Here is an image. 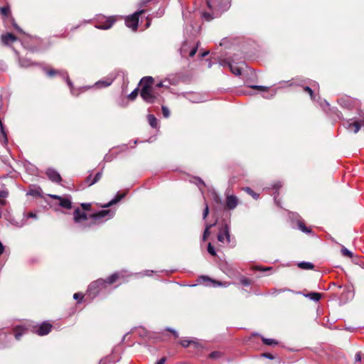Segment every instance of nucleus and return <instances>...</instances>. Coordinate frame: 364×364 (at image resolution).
Masks as SVG:
<instances>
[{"mask_svg":"<svg viewBox=\"0 0 364 364\" xmlns=\"http://www.w3.org/2000/svg\"><path fill=\"white\" fill-rule=\"evenodd\" d=\"M114 215V211L111 210H100L97 213L87 216L85 213L76 208L73 213V219L78 227L81 229L91 228L93 225L102 223L112 218Z\"/></svg>","mask_w":364,"mask_h":364,"instance_id":"nucleus-1","label":"nucleus"},{"mask_svg":"<svg viewBox=\"0 0 364 364\" xmlns=\"http://www.w3.org/2000/svg\"><path fill=\"white\" fill-rule=\"evenodd\" d=\"M141 89L140 95L141 98L147 103H154L156 102L159 94L155 92L153 87L154 79L152 77H144L141 80Z\"/></svg>","mask_w":364,"mask_h":364,"instance_id":"nucleus-2","label":"nucleus"},{"mask_svg":"<svg viewBox=\"0 0 364 364\" xmlns=\"http://www.w3.org/2000/svg\"><path fill=\"white\" fill-rule=\"evenodd\" d=\"M123 272H115L109 276L107 279H100L91 283L88 288V292L90 295L95 296L100 291L106 287L107 284H113L120 277H123Z\"/></svg>","mask_w":364,"mask_h":364,"instance_id":"nucleus-3","label":"nucleus"},{"mask_svg":"<svg viewBox=\"0 0 364 364\" xmlns=\"http://www.w3.org/2000/svg\"><path fill=\"white\" fill-rule=\"evenodd\" d=\"M45 71L46 72V74L49 77H53L54 75H55L57 74L62 76V77L66 80L68 85L70 87L71 94L73 95H77L74 91L73 85L72 82L70 81V80L69 79L68 73L66 71L57 70H53V69L45 70Z\"/></svg>","mask_w":364,"mask_h":364,"instance_id":"nucleus-4","label":"nucleus"},{"mask_svg":"<svg viewBox=\"0 0 364 364\" xmlns=\"http://www.w3.org/2000/svg\"><path fill=\"white\" fill-rule=\"evenodd\" d=\"M144 12V10H141L135 12L134 14L129 16H127L125 19L126 26L132 28L133 31H136L138 26L139 16Z\"/></svg>","mask_w":364,"mask_h":364,"instance_id":"nucleus-5","label":"nucleus"},{"mask_svg":"<svg viewBox=\"0 0 364 364\" xmlns=\"http://www.w3.org/2000/svg\"><path fill=\"white\" fill-rule=\"evenodd\" d=\"M218 240L223 243L230 242V226L228 224H225V225L219 230Z\"/></svg>","mask_w":364,"mask_h":364,"instance_id":"nucleus-6","label":"nucleus"},{"mask_svg":"<svg viewBox=\"0 0 364 364\" xmlns=\"http://www.w3.org/2000/svg\"><path fill=\"white\" fill-rule=\"evenodd\" d=\"M114 21H115V18L114 17H112V16H110L109 18L102 17V19L99 20V22L95 27L99 29H104V30L109 29L112 26Z\"/></svg>","mask_w":364,"mask_h":364,"instance_id":"nucleus-7","label":"nucleus"},{"mask_svg":"<svg viewBox=\"0 0 364 364\" xmlns=\"http://www.w3.org/2000/svg\"><path fill=\"white\" fill-rule=\"evenodd\" d=\"M213 9L220 14L226 11L230 6V0H216Z\"/></svg>","mask_w":364,"mask_h":364,"instance_id":"nucleus-8","label":"nucleus"},{"mask_svg":"<svg viewBox=\"0 0 364 364\" xmlns=\"http://www.w3.org/2000/svg\"><path fill=\"white\" fill-rule=\"evenodd\" d=\"M49 197L60 200V205L63 208L70 209L72 207V202L68 198H63L57 195L50 194Z\"/></svg>","mask_w":364,"mask_h":364,"instance_id":"nucleus-9","label":"nucleus"},{"mask_svg":"<svg viewBox=\"0 0 364 364\" xmlns=\"http://www.w3.org/2000/svg\"><path fill=\"white\" fill-rule=\"evenodd\" d=\"M46 175L50 181L55 183H60L62 180L59 173L53 168H48L46 171Z\"/></svg>","mask_w":364,"mask_h":364,"instance_id":"nucleus-10","label":"nucleus"},{"mask_svg":"<svg viewBox=\"0 0 364 364\" xmlns=\"http://www.w3.org/2000/svg\"><path fill=\"white\" fill-rule=\"evenodd\" d=\"M208 6L213 10V14H210L208 12H203L202 16L206 21H211L215 17H218L220 14L213 9V6L210 4L209 1H207Z\"/></svg>","mask_w":364,"mask_h":364,"instance_id":"nucleus-11","label":"nucleus"},{"mask_svg":"<svg viewBox=\"0 0 364 364\" xmlns=\"http://www.w3.org/2000/svg\"><path fill=\"white\" fill-rule=\"evenodd\" d=\"M52 328V325L49 323H43L36 330V333L39 336H45L50 333Z\"/></svg>","mask_w":364,"mask_h":364,"instance_id":"nucleus-12","label":"nucleus"},{"mask_svg":"<svg viewBox=\"0 0 364 364\" xmlns=\"http://www.w3.org/2000/svg\"><path fill=\"white\" fill-rule=\"evenodd\" d=\"M238 204L237 198L234 195H229L226 197V205L229 209H234Z\"/></svg>","mask_w":364,"mask_h":364,"instance_id":"nucleus-13","label":"nucleus"},{"mask_svg":"<svg viewBox=\"0 0 364 364\" xmlns=\"http://www.w3.org/2000/svg\"><path fill=\"white\" fill-rule=\"evenodd\" d=\"M201 279L205 281V282H209L211 283V284L214 287H227L230 285V283L228 282H218V281H216V280H214V279H212L206 276H202L201 277Z\"/></svg>","mask_w":364,"mask_h":364,"instance_id":"nucleus-14","label":"nucleus"},{"mask_svg":"<svg viewBox=\"0 0 364 364\" xmlns=\"http://www.w3.org/2000/svg\"><path fill=\"white\" fill-rule=\"evenodd\" d=\"M1 41L4 44L8 45L10 42L16 41V38L11 33H8L1 36Z\"/></svg>","mask_w":364,"mask_h":364,"instance_id":"nucleus-15","label":"nucleus"},{"mask_svg":"<svg viewBox=\"0 0 364 364\" xmlns=\"http://www.w3.org/2000/svg\"><path fill=\"white\" fill-rule=\"evenodd\" d=\"M114 80L112 77H108L106 80H99L95 83L97 87H106L109 86Z\"/></svg>","mask_w":364,"mask_h":364,"instance_id":"nucleus-16","label":"nucleus"},{"mask_svg":"<svg viewBox=\"0 0 364 364\" xmlns=\"http://www.w3.org/2000/svg\"><path fill=\"white\" fill-rule=\"evenodd\" d=\"M125 196L124 193H117L116 197L113 198L112 200H110L109 203L104 205L103 208H108L114 204H116L117 202H119L120 200H122Z\"/></svg>","mask_w":364,"mask_h":364,"instance_id":"nucleus-17","label":"nucleus"},{"mask_svg":"<svg viewBox=\"0 0 364 364\" xmlns=\"http://www.w3.org/2000/svg\"><path fill=\"white\" fill-rule=\"evenodd\" d=\"M304 296L306 298L310 299L314 301H318L321 298V294L317 292H310L308 294H304Z\"/></svg>","mask_w":364,"mask_h":364,"instance_id":"nucleus-18","label":"nucleus"},{"mask_svg":"<svg viewBox=\"0 0 364 364\" xmlns=\"http://www.w3.org/2000/svg\"><path fill=\"white\" fill-rule=\"evenodd\" d=\"M347 128L348 129L353 130L354 133H357L359 132V130L360 129V126L359 123L357 122H355L353 123L348 122Z\"/></svg>","mask_w":364,"mask_h":364,"instance_id":"nucleus-19","label":"nucleus"},{"mask_svg":"<svg viewBox=\"0 0 364 364\" xmlns=\"http://www.w3.org/2000/svg\"><path fill=\"white\" fill-rule=\"evenodd\" d=\"M14 336L17 340H19L21 336L24 333L25 328L22 326H17L14 328Z\"/></svg>","mask_w":364,"mask_h":364,"instance_id":"nucleus-20","label":"nucleus"},{"mask_svg":"<svg viewBox=\"0 0 364 364\" xmlns=\"http://www.w3.org/2000/svg\"><path fill=\"white\" fill-rule=\"evenodd\" d=\"M298 267L303 269H312L314 266L309 262H301L298 264Z\"/></svg>","mask_w":364,"mask_h":364,"instance_id":"nucleus-21","label":"nucleus"},{"mask_svg":"<svg viewBox=\"0 0 364 364\" xmlns=\"http://www.w3.org/2000/svg\"><path fill=\"white\" fill-rule=\"evenodd\" d=\"M148 120L150 126L153 128H156L157 126V119L153 114L148 115Z\"/></svg>","mask_w":364,"mask_h":364,"instance_id":"nucleus-22","label":"nucleus"},{"mask_svg":"<svg viewBox=\"0 0 364 364\" xmlns=\"http://www.w3.org/2000/svg\"><path fill=\"white\" fill-rule=\"evenodd\" d=\"M19 65L21 67L27 68L29 67L31 65V63L29 60L27 58H20L19 60Z\"/></svg>","mask_w":364,"mask_h":364,"instance_id":"nucleus-23","label":"nucleus"},{"mask_svg":"<svg viewBox=\"0 0 364 364\" xmlns=\"http://www.w3.org/2000/svg\"><path fill=\"white\" fill-rule=\"evenodd\" d=\"M0 12L4 17H8L10 14V7L9 6L1 7Z\"/></svg>","mask_w":364,"mask_h":364,"instance_id":"nucleus-24","label":"nucleus"},{"mask_svg":"<svg viewBox=\"0 0 364 364\" xmlns=\"http://www.w3.org/2000/svg\"><path fill=\"white\" fill-rule=\"evenodd\" d=\"M191 342H193L192 338H184L181 340L180 343L183 347L187 348L191 346Z\"/></svg>","mask_w":364,"mask_h":364,"instance_id":"nucleus-25","label":"nucleus"},{"mask_svg":"<svg viewBox=\"0 0 364 364\" xmlns=\"http://www.w3.org/2000/svg\"><path fill=\"white\" fill-rule=\"evenodd\" d=\"M230 68L231 72L235 74V75H241V70L239 67L235 66L232 65H230Z\"/></svg>","mask_w":364,"mask_h":364,"instance_id":"nucleus-26","label":"nucleus"},{"mask_svg":"<svg viewBox=\"0 0 364 364\" xmlns=\"http://www.w3.org/2000/svg\"><path fill=\"white\" fill-rule=\"evenodd\" d=\"M262 341L264 344L267 346L277 345L278 343L275 340L272 338H262Z\"/></svg>","mask_w":364,"mask_h":364,"instance_id":"nucleus-27","label":"nucleus"},{"mask_svg":"<svg viewBox=\"0 0 364 364\" xmlns=\"http://www.w3.org/2000/svg\"><path fill=\"white\" fill-rule=\"evenodd\" d=\"M11 21L12 23L13 27L19 33L24 34V32L23 30L17 25V23L15 22L13 17H11Z\"/></svg>","mask_w":364,"mask_h":364,"instance_id":"nucleus-28","label":"nucleus"},{"mask_svg":"<svg viewBox=\"0 0 364 364\" xmlns=\"http://www.w3.org/2000/svg\"><path fill=\"white\" fill-rule=\"evenodd\" d=\"M341 253L343 254V255L348 257H352V256H353V253L350 250H348L347 248H346L345 247H342Z\"/></svg>","mask_w":364,"mask_h":364,"instance_id":"nucleus-29","label":"nucleus"},{"mask_svg":"<svg viewBox=\"0 0 364 364\" xmlns=\"http://www.w3.org/2000/svg\"><path fill=\"white\" fill-rule=\"evenodd\" d=\"M102 174V172L97 173L94 179L89 183V186H92V185L95 184V183H97L101 178Z\"/></svg>","mask_w":364,"mask_h":364,"instance_id":"nucleus-30","label":"nucleus"},{"mask_svg":"<svg viewBox=\"0 0 364 364\" xmlns=\"http://www.w3.org/2000/svg\"><path fill=\"white\" fill-rule=\"evenodd\" d=\"M252 88L258 90L262 92H267L269 90L268 87L262 86V85H252L251 86Z\"/></svg>","mask_w":364,"mask_h":364,"instance_id":"nucleus-31","label":"nucleus"},{"mask_svg":"<svg viewBox=\"0 0 364 364\" xmlns=\"http://www.w3.org/2000/svg\"><path fill=\"white\" fill-rule=\"evenodd\" d=\"M192 341H193V342H191V346H193V347L196 349H199V348H202V346L200 343V342L198 341V339L192 338Z\"/></svg>","mask_w":364,"mask_h":364,"instance_id":"nucleus-32","label":"nucleus"},{"mask_svg":"<svg viewBox=\"0 0 364 364\" xmlns=\"http://www.w3.org/2000/svg\"><path fill=\"white\" fill-rule=\"evenodd\" d=\"M138 95V89H135L134 90H133L128 96V98L131 100H134L136 99V97H137Z\"/></svg>","mask_w":364,"mask_h":364,"instance_id":"nucleus-33","label":"nucleus"},{"mask_svg":"<svg viewBox=\"0 0 364 364\" xmlns=\"http://www.w3.org/2000/svg\"><path fill=\"white\" fill-rule=\"evenodd\" d=\"M208 252H209V254H210L213 256H215L216 255V252L215 250V248L211 245V243H208Z\"/></svg>","mask_w":364,"mask_h":364,"instance_id":"nucleus-34","label":"nucleus"},{"mask_svg":"<svg viewBox=\"0 0 364 364\" xmlns=\"http://www.w3.org/2000/svg\"><path fill=\"white\" fill-rule=\"evenodd\" d=\"M221 356V353L220 352H218V351H214V352H212L210 355H209V357L210 358H212V359H218V358H220Z\"/></svg>","mask_w":364,"mask_h":364,"instance_id":"nucleus-35","label":"nucleus"},{"mask_svg":"<svg viewBox=\"0 0 364 364\" xmlns=\"http://www.w3.org/2000/svg\"><path fill=\"white\" fill-rule=\"evenodd\" d=\"M161 109H162V114H163L164 117L165 118H168L170 116V112H169L168 109L165 106H162Z\"/></svg>","mask_w":364,"mask_h":364,"instance_id":"nucleus-36","label":"nucleus"},{"mask_svg":"<svg viewBox=\"0 0 364 364\" xmlns=\"http://www.w3.org/2000/svg\"><path fill=\"white\" fill-rule=\"evenodd\" d=\"M245 191L249 193L250 195H251L254 198H258V195L257 193H255L250 188H245Z\"/></svg>","mask_w":364,"mask_h":364,"instance_id":"nucleus-37","label":"nucleus"},{"mask_svg":"<svg viewBox=\"0 0 364 364\" xmlns=\"http://www.w3.org/2000/svg\"><path fill=\"white\" fill-rule=\"evenodd\" d=\"M304 91H305V92H308V93L309 94V95H310V97H311V98L312 100H314V92H313V90H311V87H308V86L305 87H304Z\"/></svg>","mask_w":364,"mask_h":364,"instance_id":"nucleus-38","label":"nucleus"},{"mask_svg":"<svg viewBox=\"0 0 364 364\" xmlns=\"http://www.w3.org/2000/svg\"><path fill=\"white\" fill-rule=\"evenodd\" d=\"M299 228L304 232H310V230L301 223H299Z\"/></svg>","mask_w":364,"mask_h":364,"instance_id":"nucleus-39","label":"nucleus"},{"mask_svg":"<svg viewBox=\"0 0 364 364\" xmlns=\"http://www.w3.org/2000/svg\"><path fill=\"white\" fill-rule=\"evenodd\" d=\"M208 213H209L208 205L205 203V208H204V210H203V219H205L207 218V216L208 215Z\"/></svg>","mask_w":364,"mask_h":364,"instance_id":"nucleus-40","label":"nucleus"},{"mask_svg":"<svg viewBox=\"0 0 364 364\" xmlns=\"http://www.w3.org/2000/svg\"><path fill=\"white\" fill-rule=\"evenodd\" d=\"M83 297H84V295L82 294H81V293H75L73 295V298L75 300L81 301L83 299Z\"/></svg>","mask_w":364,"mask_h":364,"instance_id":"nucleus-41","label":"nucleus"},{"mask_svg":"<svg viewBox=\"0 0 364 364\" xmlns=\"http://www.w3.org/2000/svg\"><path fill=\"white\" fill-rule=\"evenodd\" d=\"M241 284L244 286H249L250 284V282L248 279L242 278L241 280Z\"/></svg>","mask_w":364,"mask_h":364,"instance_id":"nucleus-42","label":"nucleus"},{"mask_svg":"<svg viewBox=\"0 0 364 364\" xmlns=\"http://www.w3.org/2000/svg\"><path fill=\"white\" fill-rule=\"evenodd\" d=\"M8 191L6 190L0 191V197L1 198H6L8 196Z\"/></svg>","mask_w":364,"mask_h":364,"instance_id":"nucleus-43","label":"nucleus"},{"mask_svg":"<svg viewBox=\"0 0 364 364\" xmlns=\"http://www.w3.org/2000/svg\"><path fill=\"white\" fill-rule=\"evenodd\" d=\"M81 206L83 208V210H90V208L91 207V204L90 203H82Z\"/></svg>","mask_w":364,"mask_h":364,"instance_id":"nucleus-44","label":"nucleus"},{"mask_svg":"<svg viewBox=\"0 0 364 364\" xmlns=\"http://www.w3.org/2000/svg\"><path fill=\"white\" fill-rule=\"evenodd\" d=\"M262 356L264 357V358H269L270 360H273L274 358V357L272 354L267 353H262Z\"/></svg>","mask_w":364,"mask_h":364,"instance_id":"nucleus-45","label":"nucleus"},{"mask_svg":"<svg viewBox=\"0 0 364 364\" xmlns=\"http://www.w3.org/2000/svg\"><path fill=\"white\" fill-rule=\"evenodd\" d=\"M209 235H210V231L205 229L203 235V240H205Z\"/></svg>","mask_w":364,"mask_h":364,"instance_id":"nucleus-46","label":"nucleus"},{"mask_svg":"<svg viewBox=\"0 0 364 364\" xmlns=\"http://www.w3.org/2000/svg\"><path fill=\"white\" fill-rule=\"evenodd\" d=\"M196 52H197V47L193 48L191 49V50L190 51L189 56L190 57L194 56V55L196 53Z\"/></svg>","mask_w":364,"mask_h":364,"instance_id":"nucleus-47","label":"nucleus"},{"mask_svg":"<svg viewBox=\"0 0 364 364\" xmlns=\"http://www.w3.org/2000/svg\"><path fill=\"white\" fill-rule=\"evenodd\" d=\"M355 362H360L362 360L360 353H357L355 356Z\"/></svg>","mask_w":364,"mask_h":364,"instance_id":"nucleus-48","label":"nucleus"},{"mask_svg":"<svg viewBox=\"0 0 364 364\" xmlns=\"http://www.w3.org/2000/svg\"><path fill=\"white\" fill-rule=\"evenodd\" d=\"M27 218H34V219H37V215L36 213H28V215H26Z\"/></svg>","mask_w":364,"mask_h":364,"instance_id":"nucleus-49","label":"nucleus"},{"mask_svg":"<svg viewBox=\"0 0 364 364\" xmlns=\"http://www.w3.org/2000/svg\"><path fill=\"white\" fill-rule=\"evenodd\" d=\"M282 183H281L280 182H277V183H274V184L273 185L272 188H273L274 189L277 190V189H279L280 187H282Z\"/></svg>","mask_w":364,"mask_h":364,"instance_id":"nucleus-50","label":"nucleus"},{"mask_svg":"<svg viewBox=\"0 0 364 364\" xmlns=\"http://www.w3.org/2000/svg\"><path fill=\"white\" fill-rule=\"evenodd\" d=\"M166 360V358L165 357L161 358L159 360L157 361L156 364H164Z\"/></svg>","mask_w":364,"mask_h":364,"instance_id":"nucleus-51","label":"nucleus"},{"mask_svg":"<svg viewBox=\"0 0 364 364\" xmlns=\"http://www.w3.org/2000/svg\"><path fill=\"white\" fill-rule=\"evenodd\" d=\"M4 247L1 242L0 241V255L4 252Z\"/></svg>","mask_w":364,"mask_h":364,"instance_id":"nucleus-52","label":"nucleus"},{"mask_svg":"<svg viewBox=\"0 0 364 364\" xmlns=\"http://www.w3.org/2000/svg\"><path fill=\"white\" fill-rule=\"evenodd\" d=\"M215 225V223H213V224H210V225H206L205 226V230H208L210 231V229L214 226Z\"/></svg>","mask_w":364,"mask_h":364,"instance_id":"nucleus-53","label":"nucleus"},{"mask_svg":"<svg viewBox=\"0 0 364 364\" xmlns=\"http://www.w3.org/2000/svg\"><path fill=\"white\" fill-rule=\"evenodd\" d=\"M286 291H290V290L289 289H279V290H277V293H281V292Z\"/></svg>","mask_w":364,"mask_h":364,"instance_id":"nucleus-54","label":"nucleus"},{"mask_svg":"<svg viewBox=\"0 0 364 364\" xmlns=\"http://www.w3.org/2000/svg\"><path fill=\"white\" fill-rule=\"evenodd\" d=\"M163 86H164V85H163V82H161L157 83L156 85V87H161Z\"/></svg>","mask_w":364,"mask_h":364,"instance_id":"nucleus-55","label":"nucleus"},{"mask_svg":"<svg viewBox=\"0 0 364 364\" xmlns=\"http://www.w3.org/2000/svg\"><path fill=\"white\" fill-rule=\"evenodd\" d=\"M191 101H192L193 102H201L200 100H197V99H192V100H191Z\"/></svg>","mask_w":364,"mask_h":364,"instance_id":"nucleus-56","label":"nucleus"},{"mask_svg":"<svg viewBox=\"0 0 364 364\" xmlns=\"http://www.w3.org/2000/svg\"><path fill=\"white\" fill-rule=\"evenodd\" d=\"M198 183L203 185V186H205L204 183L202 181V180L198 179Z\"/></svg>","mask_w":364,"mask_h":364,"instance_id":"nucleus-57","label":"nucleus"},{"mask_svg":"<svg viewBox=\"0 0 364 364\" xmlns=\"http://www.w3.org/2000/svg\"><path fill=\"white\" fill-rule=\"evenodd\" d=\"M167 331H168L171 332L172 333H173V331H175V330H174V329H172V328H167Z\"/></svg>","mask_w":364,"mask_h":364,"instance_id":"nucleus-58","label":"nucleus"},{"mask_svg":"<svg viewBox=\"0 0 364 364\" xmlns=\"http://www.w3.org/2000/svg\"><path fill=\"white\" fill-rule=\"evenodd\" d=\"M167 331H168L171 332L172 333H173V331H175V330H174V329H172V328H167Z\"/></svg>","mask_w":364,"mask_h":364,"instance_id":"nucleus-59","label":"nucleus"},{"mask_svg":"<svg viewBox=\"0 0 364 364\" xmlns=\"http://www.w3.org/2000/svg\"><path fill=\"white\" fill-rule=\"evenodd\" d=\"M149 272H153V271H149V270H147V271L146 272V274H145V275H147V276H149V275H151V274H149Z\"/></svg>","mask_w":364,"mask_h":364,"instance_id":"nucleus-60","label":"nucleus"},{"mask_svg":"<svg viewBox=\"0 0 364 364\" xmlns=\"http://www.w3.org/2000/svg\"><path fill=\"white\" fill-rule=\"evenodd\" d=\"M173 334L174 335L175 337H178V334L176 331H173Z\"/></svg>","mask_w":364,"mask_h":364,"instance_id":"nucleus-61","label":"nucleus"},{"mask_svg":"<svg viewBox=\"0 0 364 364\" xmlns=\"http://www.w3.org/2000/svg\"><path fill=\"white\" fill-rule=\"evenodd\" d=\"M149 25H150V21H149V20H148V21L146 24V27L148 28L149 26Z\"/></svg>","mask_w":364,"mask_h":364,"instance_id":"nucleus-62","label":"nucleus"},{"mask_svg":"<svg viewBox=\"0 0 364 364\" xmlns=\"http://www.w3.org/2000/svg\"><path fill=\"white\" fill-rule=\"evenodd\" d=\"M185 50V45L183 46L181 48V52H183Z\"/></svg>","mask_w":364,"mask_h":364,"instance_id":"nucleus-63","label":"nucleus"},{"mask_svg":"<svg viewBox=\"0 0 364 364\" xmlns=\"http://www.w3.org/2000/svg\"><path fill=\"white\" fill-rule=\"evenodd\" d=\"M207 54H208V52H206V53H203L202 54V56L203 57V56L206 55Z\"/></svg>","mask_w":364,"mask_h":364,"instance_id":"nucleus-64","label":"nucleus"}]
</instances>
